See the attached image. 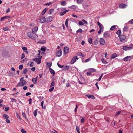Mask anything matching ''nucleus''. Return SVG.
<instances>
[{
  "label": "nucleus",
  "instance_id": "nucleus-1",
  "mask_svg": "<svg viewBox=\"0 0 133 133\" xmlns=\"http://www.w3.org/2000/svg\"><path fill=\"white\" fill-rule=\"evenodd\" d=\"M37 53L35 55V57L36 58H34V61H35L37 64H39L41 62L42 56L40 55V50H38L37 51H36Z\"/></svg>",
  "mask_w": 133,
  "mask_h": 133
},
{
  "label": "nucleus",
  "instance_id": "nucleus-2",
  "mask_svg": "<svg viewBox=\"0 0 133 133\" xmlns=\"http://www.w3.org/2000/svg\"><path fill=\"white\" fill-rule=\"evenodd\" d=\"M23 78H21L20 79V81L17 85V87L23 86L26 83V82L23 79Z\"/></svg>",
  "mask_w": 133,
  "mask_h": 133
},
{
  "label": "nucleus",
  "instance_id": "nucleus-3",
  "mask_svg": "<svg viewBox=\"0 0 133 133\" xmlns=\"http://www.w3.org/2000/svg\"><path fill=\"white\" fill-rule=\"evenodd\" d=\"M97 25L99 26L100 30L98 31L99 34L101 33V32H103L104 30V28L103 25L99 21L97 22Z\"/></svg>",
  "mask_w": 133,
  "mask_h": 133
},
{
  "label": "nucleus",
  "instance_id": "nucleus-4",
  "mask_svg": "<svg viewBox=\"0 0 133 133\" xmlns=\"http://www.w3.org/2000/svg\"><path fill=\"white\" fill-rule=\"evenodd\" d=\"M120 41L121 42H124L125 41L126 39V36L123 35H122L119 36Z\"/></svg>",
  "mask_w": 133,
  "mask_h": 133
},
{
  "label": "nucleus",
  "instance_id": "nucleus-5",
  "mask_svg": "<svg viewBox=\"0 0 133 133\" xmlns=\"http://www.w3.org/2000/svg\"><path fill=\"white\" fill-rule=\"evenodd\" d=\"M78 58H77V57H74L71 61V63L72 64H73L76 61V60H78Z\"/></svg>",
  "mask_w": 133,
  "mask_h": 133
},
{
  "label": "nucleus",
  "instance_id": "nucleus-6",
  "mask_svg": "<svg viewBox=\"0 0 133 133\" xmlns=\"http://www.w3.org/2000/svg\"><path fill=\"white\" fill-rule=\"evenodd\" d=\"M78 82L81 84H84L85 83V79L81 77V81L79 80Z\"/></svg>",
  "mask_w": 133,
  "mask_h": 133
},
{
  "label": "nucleus",
  "instance_id": "nucleus-7",
  "mask_svg": "<svg viewBox=\"0 0 133 133\" xmlns=\"http://www.w3.org/2000/svg\"><path fill=\"white\" fill-rule=\"evenodd\" d=\"M27 35L29 38L33 39V33L32 32H28Z\"/></svg>",
  "mask_w": 133,
  "mask_h": 133
},
{
  "label": "nucleus",
  "instance_id": "nucleus-8",
  "mask_svg": "<svg viewBox=\"0 0 133 133\" xmlns=\"http://www.w3.org/2000/svg\"><path fill=\"white\" fill-rule=\"evenodd\" d=\"M10 17H11L9 16H6L4 17H2L1 18V21H2L3 20L5 19L10 18Z\"/></svg>",
  "mask_w": 133,
  "mask_h": 133
},
{
  "label": "nucleus",
  "instance_id": "nucleus-9",
  "mask_svg": "<svg viewBox=\"0 0 133 133\" xmlns=\"http://www.w3.org/2000/svg\"><path fill=\"white\" fill-rule=\"evenodd\" d=\"M69 48L68 47H65L64 48V53L65 54H67L69 52Z\"/></svg>",
  "mask_w": 133,
  "mask_h": 133
},
{
  "label": "nucleus",
  "instance_id": "nucleus-10",
  "mask_svg": "<svg viewBox=\"0 0 133 133\" xmlns=\"http://www.w3.org/2000/svg\"><path fill=\"white\" fill-rule=\"evenodd\" d=\"M132 58L131 56H127L124 58V60L127 61H130Z\"/></svg>",
  "mask_w": 133,
  "mask_h": 133
},
{
  "label": "nucleus",
  "instance_id": "nucleus-11",
  "mask_svg": "<svg viewBox=\"0 0 133 133\" xmlns=\"http://www.w3.org/2000/svg\"><path fill=\"white\" fill-rule=\"evenodd\" d=\"M127 6V5L124 4H121L119 5V7L120 8L124 9Z\"/></svg>",
  "mask_w": 133,
  "mask_h": 133
},
{
  "label": "nucleus",
  "instance_id": "nucleus-12",
  "mask_svg": "<svg viewBox=\"0 0 133 133\" xmlns=\"http://www.w3.org/2000/svg\"><path fill=\"white\" fill-rule=\"evenodd\" d=\"M52 19V17L51 16L48 17L46 19V22H49L51 21Z\"/></svg>",
  "mask_w": 133,
  "mask_h": 133
},
{
  "label": "nucleus",
  "instance_id": "nucleus-13",
  "mask_svg": "<svg viewBox=\"0 0 133 133\" xmlns=\"http://www.w3.org/2000/svg\"><path fill=\"white\" fill-rule=\"evenodd\" d=\"M132 48L130 47L124 46L123 47V49L124 50H128L132 49Z\"/></svg>",
  "mask_w": 133,
  "mask_h": 133
},
{
  "label": "nucleus",
  "instance_id": "nucleus-14",
  "mask_svg": "<svg viewBox=\"0 0 133 133\" xmlns=\"http://www.w3.org/2000/svg\"><path fill=\"white\" fill-rule=\"evenodd\" d=\"M45 18L44 17H42L40 19V22L41 23H44L45 22Z\"/></svg>",
  "mask_w": 133,
  "mask_h": 133
},
{
  "label": "nucleus",
  "instance_id": "nucleus-15",
  "mask_svg": "<svg viewBox=\"0 0 133 133\" xmlns=\"http://www.w3.org/2000/svg\"><path fill=\"white\" fill-rule=\"evenodd\" d=\"M62 54V51L61 50L56 52V55L58 57H60Z\"/></svg>",
  "mask_w": 133,
  "mask_h": 133
},
{
  "label": "nucleus",
  "instance_id": "nucleus-16",
  "mask_svg": "<svg viewBox=\"0 0 133 133\" xmlns=\"http://www.w3.org/2000/svg\"><path fill=\"white\" fill-rule=\"evenodd\" d=\"M86 96L88 98H91L92 99H94L95 98V97L92 95H87Z\"/></svg>",
  "mask_w": 133,
  "mask_h": 133
},
{
  "label": "nucleus",
  "instance_id": "nucleus-17",
  "mask_svg": "<svg viewBox=\"0 0 133 133\" xmlns=\"http://www.w3.org/2000/svg\"><path fill=\"white\" fill-rule=\"evenodd\" d=\"M99 42L102 45H104L105 43L104 40L102 38L100 39Z\"/></svg>",
  "mask_w": 133,
  "mask_h": 133
},
{
  "label": "nucleus",
  "instance_id": "nucleus-18",
  "mask_svg": "<svg viewBox=\"0 0 133 133\" xmlns=\"http://www.w3.org/2000/svg\"><path fill=\"white\" fill-rule=\"evenodd\" d=\"M103 35L105 38H107L109 36L110 34L106 32H105L104 34Z\"/></svg>",
  "mask_w": 133,
  "mask_h": 133
},
{
  "label": "nucleus",
  "instance_id": "nucleus-19",
  "mask_svg": "<svg viewBox=\"0 0 133 133\" xmlns=\"http://www.w3.org/2000/svg\"><path fill=\"white\" fill-rule=\"evenodd\" d=\"M69 11V10H67L64 11L63 12H61L60 13V15L62 16L64 15L66 13Z\"/></svg>",
  "mask_w": 133,
  "mask_h": 133
},
{
  "label": "nucleus",
  "instance_id": "nucleus-20",
  "mask_svg": "<svg viewBox=\"0 0 133 133\" xmlns=\"http://www.w3.org/2000/svg\"><path fill=\"white\" fill-rule=\"evenodd\" d=\"M61 4L62 6H65L66 5V2L65 1H62L61 2Z\"/></svg>",
  "mask_w": 133,
  "mask_h": 133
},
{
  "label": "nucleus",
  "instance_id": "nucleus-21",
  "mask_svg": "<svg viewBox=\"0 0 133 133\" xmlns=\"http://www.w3.org/2000/svg\"><path fill=\"white\" fill-rule=\"evenodd\" d=\"M117 55L116 53H114L111 56V58L114 59L117 57Z\"/></svg>",
  "mask_w": 133,
  "mask_h": 133
},
{
  "label": "nucleus",
  "instance_id": "nucleus-22",
  "mask_svg": "<svg viewBox=\"0 0 133 133\" xmlns=\"http://www.w3.org/2000/svg\"><path fill=\"white\" fill-rule=\"evenodd\" d=\"M27 65L30 66H33V62H30L28 63Z\"/></svg>",
  "mask_w": 133,
  "mask_h": 133
},
{
  "label": "nucleus",
  "instance_id": "nucleus-23",
  "mask_svg": "<svg viewBox=\"0 0 133 133\" xmlns=\"http://www.w3.org/2000/svg\"><path fill=\"white\" fill-rule=\"evenodd\" d=\"M49 70L50 71V72L52 74H53V76H54L55 74V72L51 68H50Z\"/></svg>",
  "mask_w": 133,
  "mask_h": 133
},
{
  "label": "nucleus",
  "instance_id": "nucleus-24",
  "mask_svg": "<svg viewBox=\"0 0 133 133\" xmlns=\"http://www.w3.org/2000/svg\"><path fill=\"white\" fill-rule=\"evenodd\" d=\"M69 66H68L66 65L64 66L63 68V70H66L69 69Z\"/></svg>",
  "mask_w": 133,
  "mask_h": 133
},
{
  "label": "nucleus",
  "instance_id": "nucleus-25",
  "mask_svg": "<svg viewBox=\"0 0 133 133\" xmlns=\"http://www.w3.org/2000/svg\"><path fill=\"white\" fill-rule=\"evenodd\" d=\"M40 50L43 51H45L46 50V48L45 47L42 46L41 47Z\"/></svg>",
  "mask_w": 133,
  "mask_h": 133
},
{
  "label": "nucleus",
  "instance_id": "nucleus-26",
  "mask_svg": "<svg viewBox=\"0 0 133 133\" xmlns=\"http://www.w3.org/2000/svg\"><path fill=\"white\" fill-rule=\"evenodd\" d=\"M43 104H44V101H42L41 102V105L42 107V108L43 109H45V106L44 107H43Z\"/></svg>",
  "mask_w": 133,
  "mask_h": 133
},
{
  "label": "nucleus",
  "instance_id": "nucleus-27",
  "mask_svg": "<svg viewBox=\"0 0 133 133\" xmlns=\"http://www.w3.org/2000/svg\"><path fill=\"white\" fill-rule=\"evenodd\" d=\"M77 55L79 56H81L82 57H84V55L82 54L81 52H78L77 53Z\"/></svg>",
  "mask_w": 133,
  "mask_h": 133
},
{
  "label": "nucleus",
  "instance_id": "nucleus-28",
  "mask_svg": "<svg viewBox=\"0 0 133 133\" xmlns=\"http://www.w3.org/2000/svg\"><path fill=\"white\" fill-rule=\"evenodd\" d=\"M38 30V28L37 26H36L34 28V32H36Z\"/></svg>",
  "mask_w": 133,
  "mask_h": 133
},
{
  "label": "nucleus",
  "instance_id": "nucleus-29",
  "mask_svg": "<svg viewBox=\"0 0 133 133\" xmlns=\"http://www.w3.org/2000/svg\"><path fill=\"white\" fill-rule=\"evenodd\" d=\"M3 117L5 119H7L9 118V116L6 114H4L3 115Z\"/></svg>",
  "mask_w": 133,
  "mask_h": 133
},
{
  "label": "nucleus",
  "instance_id": "nucleus-30",
  "mask_svg": "<svg viewBox=\"0 0 133 133\" xmlns=\"http://www.w3.org/2000/svg\"><path fill=\"white\" fill-rule=\"evenodd\" d=\"M38 77V76H37L36 78H34V84H35L36 83Z\"/></svg>",
  "mask_w": 133,
  "mask_h": 133
},
{
  "label": "nucleus",
  "instance_id": "nucleus-31",
  "mask_svg": "<svg viewBox=\"0 0 133 133\" xmlns=\"http://www.w3.org/2000/svg\"><path fill=\"white\" fill-rule=\"evenodd\" d=\"M96 71V70L94 68H91L90 70V71L91 73L95 72Z\"/></svg>",
  "mask_w": 133,
  "mask_h": 133
},
{
  "label": "nucleus",
  "instance_id": "nucleus-32",
  "mask_svg": "<svg viewBox=\"0 0 133 133\" xmlns=\"http://www.w3.org/2000/svg\"><path fill=\"white\" fill-rule=\"evenodd\" d=\"M101 61L103 63L105 64H107L108 63V62L106 61L103 58H102L101 59Z\"/></svg>",
  "mask_w": 133,
  "mask_h": 133
},
{
  "label": "nucleus",
  "instance_id": "nucleus-33",
  "mask_svg": "<svg viewBox=\"0 0 133 133\" xmlns=\"http://www.w3.org/2000/svg\"><path fill=\"white\" fill-rule=\"evenodd\" d=\"M37 109H36L34 111V116L35 117L37 115Z\"/></svg>",
  "mask_w": 133,
  "mask_h": 133
},
{
  "label": "nucleus",
  "instance_id": "nucleus-34",
  "mask_svg": "<svg viewBox=\"0 0 133 133\" xmlns=\"http://www.w3.org/2000/svg\"><path fill=\"white\" fill-rule=\"evenodd\" d=\"M47 11V9L46 8H45L43 10L42 12V15L44 14L46 12V11Z\"/></svg>",
  "mask_w": 133,
  "mask_h": 133
},
{
  "label": "nucleus",
  "instance_id": "nucleus-35",
  "mask_svg": "<svg viewBox=\"0 0 133 133\" xmlns=\"http://www.w3.org/2000/svg\"><path fill=\"white\" fill-rule=\"evenodd\" d=\"M38 38V37L37 35L36 34H34V39H37Z\"/></svg>",
  "mask_w": 133,
  "mask_h": 133
},
{
  "label": "nucleus",
  "instance_id": "nucleus-36",
  "mask_svg": "<svg viewBox=\"0 0 133 133\" xmlns=\"http://www.w3.org/2000/svg\"><path fill=\"white\" fill-rule=\"evenodd\" d=\"M9 29L8 27H5L3 28V30L4 31H7Z\"/></svg>",
  "mask_w": 133,
  "mask_h": 133
},
{
  "label": "nucleus",
  "instance_id": "nucleus-37",
  "mask_svg": "<svg viewBox=\"0 0 133 133\" xmlns=\"http://www.w3.org/2000/svg\"><path fill=\"white\" fill-rule=\"evenodd\" d=\"M69 8L73 9H76V6L75 5H72L70 7H69Z\"/></svg>",
  "mask_w": 133,
  "mask_h": 133
},
{
  "label": "nucleus",
  "instance_id": "nucleus-38",
  "mask_svg": "<svg viewBox=\"0 0 133 133\" xmlns=\"http://www.w3.org/2000/svg\"><path fill=\"white\" fill-rule=\"evenodd\" d=\"M83 2V0H77V3L78 4H80L82 3Z\"/></svg>",
  "mask_w": 133,
  "mask_h": 133
},
{
  "label": "nucleus",
  "instance_id": "nucleus-39",
  "mask_svg": "<svg viewBox=\"0 0 133 133\" xmlns=\"http://www.w3.org/2000/svg\"><path fill=\"white\" fill-rule=\"evenodd\" d=\"M128 28L127 27H124L123 29V32L126 31L128 30Z\"/></svg>",
  "mask_w": 133,
  "mask_h": 133
},
{
  "label": "nucleus",
  "instance_id": "nucleus-40",
  "mask_svg": "<svg viewBox=\"0 0 133 133\" xmlns=\"http://www.w3.org/2000/svg\"><path fill=\"white\" fill-rule=\"evenodd\" d=\"M116 33L119 36H120V35L121 34V31L120 30H118L116 32Z\"/></svg>",
  "mask_w": 133,
  "mask_h": 133
},
{
  "label": "nucleus",
  "instance_id": "nucleus-41",
  "mask_svg": "<svg viewBox=\"0 0 133 133\" xmlns=\"http://www.w3.org/2000/svg\"><path fill=\"white\" fill-rule=\"evenodd\" d=\"M116 26L115 25H113L112 26L110 29V30H112L114 29L115 28Z\"/></svg>",
  "mask_w": 133,
  "mask_h": 133
},
{
  "label": "nucleus",
  "instance_id": "nucleus-42",
  "mask_svg": "<svg viewBox=\"0 0 133 133\" xmlns=\"http://www.w3.org/2000/svg\"><path fill=\"white\" fill-rule=\"evenodd\" d=\"M21 132L22 133H27L25 130L23 129H22L21 130Z\"/></svg>",
  "mask_w": 133,
  "mask_h": 133
},
{
  "label": "nucleus",
  "instance_id": "nucleus-43",
  "mask_svg": "<svg viewBox=\"0 0 133 133\" xmlns=\"http://www.w3.org/2000/svg\"><path fill=\"white\" fill-rule=\"evenodd\" d=\"M28 71L27 68L25 69L23 71V72L24 74H25Z\"/></svg>",
  "mask_w": 133,
  "mask_h": 133
},
{
  "label": "nucleus",
  "instance_id": "nucleus-44",
  "mask_svg": "<svg viewBox=\"0 0 133 133\" xmlns=\"http://www.w3.org/2000/svg\"><path fill=\"white\" fill-rule=\"evenodd\" d=\"M88 41L90 43H92V39L90 38H89L88 39Z\"/></svg>",
  "mask_w": 133,
  "mask_h": 133
},
{
  "label": "nucleus",
  "instance_id": "nucleus-45",
  "mask_svg": "<svg viewBox=\"0 0 133 133\" xmlns=\"http://www.w3.org/2000/svg\"><path fill=\"white\" fill-rule=\"evenodd\" d=\"M82 31V29L81 28H79V29L78 30H77L76 31V32L77 33L78 32H79L80 33H81Z\"/></svg>",
  "mask_w": 133,
  "mask_h": 133
},
{
  "label": "nucleus",
  "instance_id": "nucleus-46",
  "mask_svg": "<svg viewBox=\"0 0 133 133\" xmlns=\"http://www.w3.org/2000/svg\"><path fill=\"white\" fill-rule=\"evenodd\" d=\"M47 65L49 67H50L52 65V63H47Z\"/></svg>",
  "mask_w": 133,
  "mask_h": 133
},
{
  "label": "nucleus",
  "instance_id": "nucleus-47",
  "mask_svg": "<svg viewBox=\"0 0 133 133\" xmlns=\"http://www.w3.org/2000/svg\"><path fill=\"white\" fill-rule=\"evenodd\" d=\"M79 24L80 25H84V24L83 23L82 21H79Z\"/></svg>",
  "mask_w": 133,
  "mask_h": 133
},
{
  "label": "nucleus",
  "instance_id": "nucleus-48",
  "mask_svg": "<svg viewBox=\"0 0 133 133\" xmlns=\"http://www.w3.org/2000/svg\"><path fill=\"white\" fill-rule=\"evenodd\" d=\"M82 21H83V22L85 24H87V25L88 24V23L85 20L82 19Z\"/></svg>",
  "mask_w": 133,
  "mask_h": 133
},
{
  "label": "nucleus",
  "instance_id": "nucleus-49",
  "mask_svg": "<svg viewBox=\"0 0 133 133\" xmlns=\"http://www.w3.org/2000/svg\"><path fill=\"white\" fill-rule=\"evenodd\" d=\"M52 4V3L51 2H49L48 3H46L45 4V5H48V6H49L50 5H51Z\"/></svg>",
  "mask_w": 133,
  "mask_h": 133
},
{
  "label": "nucleus",
  "instance_id": "nucleus-50",
  "mask_svg": "<svg viewBox=\"0 0 133 133\" xmlns=\"http://www.w3.org/2000/svg\"><path fill=\"white\" fill-rule=\"evenodd\" d=\"M76 129L77 131V132H79L80 131L79 128L77 126H76Z\"/></svg>",
  "mask_w": 133,
  "mask_h": 133
},
{
  "label": "nucleus",
  "instance_id": "nucleus-51",
  "mask_svg": "<svg viewBox=\"0 0 133 133\" xmlns=\"http://www.w3.org/2000/svg\"><path fill=\"white\" fill-rule=\"evenodd\" d=\"M22 48L24 51H25L27 50V48L26 47H23Z\"/></svg>",
  "mask_w": 133,
  "mask_h": 133
},
{
  "label": "nucleus",
  "instance_id": "nucleus-52",
  "mask_svg": "<svg viewBox=\"0 0 133 133\" xmlns=\"http://www.w3.org/2000/svg\"><path fill=\"white\" fill-rule=\"evenodd\" d=\"M121 113V111H119L117 112L116 115L115 116H117L119 114Z\"/></svg>",
  "mask_w": 133,
  "mask_h": 133
},
{
  "label": "nucleus",
  "instance_id": "nucleus-53",
  "mask_svg": "<svg viewBox=\"0 0 133 133\" xmlns=\"http://www.w3.org/2000/svg\"><path fill=\"white\" fill-rule=\"evenodd\" d=\"M22 115L25 118V119H26L27 118L26 117L25 114L24 112H23L22 113Z\"/></svg>",
  "mask_w": 133,
  "mask_h": 133
},
{
  "label": "nucleus",
  "instance_id": "nucleus-54",
  "mask_svg": "<svg viewBox=\"0 0 133 133\" xmlns=\"http://www.w3.org/2000/svg\"><path fill=\"white\" fill-rule=\"evenodd\" d=\"M54 87H52L50 89H49V91L50 92L52 91L53 90V89H54Z\"/></svg>",
  "mask_w": 133,
  "mask_h": 133
},
{
  "label": "nucleus",
  "instance_id": "nucleus-55",
  "mask_svg": "<svg viewBox=\"0 0 133 133\" xmlns=\"http://www.w3.org/2000/svg\"><path fill=\"white\" fill-rule=\"evenodd\" d=\"M25 57V54L24 53H23L21 56V59H22Z\"/></svg>",
  "mask_w": 133,
  "mask_h": 133
},
{
  "label": "nucleus",
  "instance_id": "nucleus-56",
  "mask_svg": "<svg viewBox=\"0 0 133 133\" xmlns=\"http://www.w3.org/2000/svg\"><path fill=\"white\" fill-rule=\"evenodd\" d=\"M91 58L90 57V58L86 59L85 61L84 62H87L89 61L90 60Z\"/></svg>",
  "mask_w": 133,
  "mask_h": 133
},
{
  "label": "nucleus",
  "instance_id": "nucleus-57",
  "mask_svg": "<svg viewBox=\"0 0 133 133\" xmlns=\"http://www.w3.org/2000/svg\"><path fill=\"white\" fill-rule=\"evenodd\" d=\"M55 83L54 81H53L51 84L50 87L54 86L55 85Z\"/></svg>",
  "mask_w": 133,
  "mask_h": 133
},
{
  "label": "nucleus",
  "instance_id": "nucleus-58",
  "mask_svg": "<svg viewBox=\"0 0 133 133\" xmlns=\"http://www.w3.org/2000/svg\"><path fill=\"white\" fill-rule=\"evenodd\" d=\"M23 68V65H20L19 66V68L20 70H22Z\"/></svg>",
  "mask_w": 133,
  "mask_h": 133
},
{
  "label": "nucleus",
  "instance_id": "nucleus-59",
  "mask_svg": "<svg viewBox=\"0 0 133 133\" xmlns=\"http://www.w3.org/2000/svg\"><path fill=\"white\" fill-rule=\"evenodd\" d=\"M9 107H6L5 108V111H7L9 110Z\"/></svg>",
  "mask_w": 133,
  "mask_h": 133
},
{
  "label": "nucleus",
  "instance_id": "nucleus-60",
  "mask_svg": "<svg viewBox=\"0 0 133 133\" xmlns=\"http://www.w3.org/2000/svg\"><path fill=\"white\" fill-rule=\"evenodd\" d=\"M57 65L60 68H62L63 67V65H61L59 64L58 63H57Z\"/></svg>",
  "mask_w": 133,
  "mask_h": 133
},
{
  "label": "nucleus",
  "instance_id": "nucleus-61",
  "mask_svg": "<svg viewBox=\"0 0 133 133\" xmlns=\"http://www.w3.org/2000/svg\"><path fill=\"white\" fill-rule=\"evenodd\" d=\"M77 108H78V106L77 105H76V106L75 108V112H77Z\"/></svg>",
  "mask_w": 133,
  "mask_h": 133
},
{
  "label": "nucleus",
  "instance_id": "nucleus-62",
  "mask_svg": "<svg viewBox=\"0 0 133 133\" xmlns=\"http://www.w3.org/2000/svg\"><path fill=\"white\" fill-rule=\"evenodd\" d=\"M10 10L9 8H8L7 9V10L6 11V12L7 13L9 12L10 11Z\"/></svg>",
  "mask_w": 133,
  "mask_h": 133
},
{
  "label": "nucleus",
  "instance_id": "nucleus-63",
  "mask_svg": "<svg viewBox=\"0 0 133 133\" xmlns=\"http://www.w3.org/2000/svg\"><path fill=\"white\" fill-rule=\"evenodd\" d=\"M27 87L26 86H24L23 87V89L24 90H26L27 89Z\"/></svg>",
  "mask_w": 133,
  "mask_h": 133
},
{
  "label": "nucleus",
  "instance_id": "nucleus-64",
  "mask_svg": "<svg viewBox=\"0 0 133 133\" xmlns=\"http://www.w3.org/2000/svg\"><path fill=\"white\" fill-rule=\"evenodd\" d=\"M129 22L131 24L133 23V19L130 20L129 21Z\"/></svg>",
  "mask_w": 133,
  "mask_h": 133
}]
</instances>
